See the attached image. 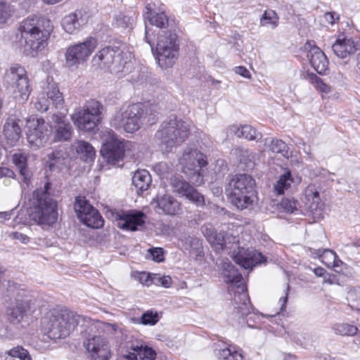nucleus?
Returning a JSON list of instances; mask_svg holds the SVG:
<instances>
[{
    "instance_id": "1",
    "label": "nucleus",
    "mask_w": 360,
    "mask_h": 360,
    "mask_svg": "<svg viewBox=\"0 0 360 360\" xmlns=\"http://www.w3.org/2000/svg\"><path fill=\"white\" fill-rule=\"evenodd\" d=\"M144 19L160 29L158 33L156 53L158 65L165 69L172 68L179 56V39L174 19L166 15L160 2H150L146 6Z\"/></svg>"
},
{
    "instance_id": "2",
    "label": "nucleus",
    "mask_w": 360,
    "mask_h": 360,
    "mask_svg": "<svg viewBox=\"0 0 360 360\" xmlns=\"http://www.w3.org/2000/svg\"><path fill=\"white\" fill-rule=\"evenodd\" d=\"M52 30L51 22L46 18L32 16L25 19L19 27L25 52L33 56L44 49Z\"/></svg>"
},
{
    "instance_id": "3",
    "label": "nucleus",
    "mask_w": 360,
    "mask_h": 360,
    "mask_svg": "<svg viewBox=\"0 0 360 360\" xmlns=\"http://www.w3.org/2000/svg\"><path fill=\"white\" fill-rule=\"evenodd\" d=\"M157 106L134 103L122 105L112 120V125L116 128H124L127 132L132 133L138 130L143 124H153L156 122Z\"/></svg>"
},
{
    "instance_id": "4",
    "label": "nucleus",
    "mask_w": 360,
    "mask_h": 360,
    "mask_svg": "<svg viewBox=\"0 0 360 360\" xmlns=\"http://www.w3.org/2000/svg\"><path fill=\"white\" fill-rule=\"evenodd\" d=\"M222 274L226 278L225 282L236 287L237 291L234 294L233 301L236 304L234 307V319H237L239 323H242L245 316H249L246 321L250 328H257L253 326L250 320L254 314H250L252 306L250 298L246 292V288L243 283V276L235 266L230 262H224L222 264Z\"/></svg>"
},
{
    "instance_id": "5",
    "label": "nucleus",
    "mask_w": 360,
    "mask_h": 360,
    "mask_svg": "<svg viewBox=\"0 0 360 360\" xmlns=\"http://www.w3.org/2000/svg\"><path fill=\"white\" fill-rule=\"evenodd\" d=\"M80 316L68 309H53L41 319V327L49 338H65L78 325Z\"/></svg>"
},
{
    "instance_id": "6",
    "label": "nucleus",
    "mask_w": 360,
    "mask_h": 360,
    "mask_svg": "<svg viewBox=\"0 0 360 360\" xmlns=\"http://www.w3.org/2000/svg\"><path fill=\"white\" fill-rule=\"evenodd\" d=\"M51 184L46 181L43 188L33 192L32 207L28 210L31 220L39 224L52 225L58 219L56 200L52 198L50 193Z\"/></svg>"
},
{
    "instance_id": "7",
    "label": "nucleus",
    "mask_w": 360,
    "mask_h": 360,
    "mask_svg": "<svg viewBox=\"0 0 360 360\" xmlns=\"http://www.w3.org/2000/svg\"><path fill=\"white\" fill-rule=\"evenodd\" d=\"M255 180L246 174L234 176L229 184V197L232 205L240 210L251 209L257 200Z\"/></svg>"
},
{
    "instance_id": "8",
    "label": "nucleus",
    "mask_w": 360,
    "mask_h": 360,
    "mask_svg": "<svg viewBox=\"0 0 360 360\" xmlns=\"http://www.w3.org/2000/svg\"><path fill=\"white\" fill-rule=\"evenodd\" d=\"M92 63L101 68H109L118 77L129 74L134 68L131 53L117 47L103 48L94 56Z\"/></svg>"
},
{
    "instance_id": "9",
    "label": "nucleus",
    "mask_w": 360,
    "mask_h": 360,
    "mask_svg": "<svg viewBox=\"0 0 360 360\" xmlns=\"http://www.w3.org/2000/svg\"><path fill=\"white\" fill-rule=\"evenodd\" d=\"M189 133L190 127L188 123L176 115H171L162 122L155 134V139L162 150L169 152L182 143L188 137Z\"/></svg>"
},
{
    "instance_id": "10",
    "label": "nucleus",
    "mask_w": 360,
    "mask_h": 360,
    "mask_svg": "<svg viewBox=\"0 0 360 360\" xmlns=\"http://www.w3.org/2000/svg\"><path fill=\"white\" fill-rule=\"evenodd\" d=\"M103 110V106L100 102L91 99L72 115V120L80 131H95L101 121Z\"/></svg>"
},
{
    "instance_id": "11",
    "label": "nucleus",
    "mask_w": 360,
    "mask_h": 360,
    "mask_svg": "<svg viewBox=\"0 0 360 360\" xmlns=\"http://www.w3.org/2000/svg\"><path fill=\"white\" fill-rule=\"evenodd\" d=\"M182 172L189 181L197 185L203 183V176L201 173L202 167L207 165L206 156L197 149L186 148L179 158Z\"/></svg>"
},
{
    "instance_id": "12",
    "label": "nucleus",
    "mask_w": 360,
    "mask_h": 360,
    "mask_svg": "<svg viewBox=\"0 0 360 360\" xmlns=\"http://www.w3.org/2000/svg\"><path fill=\"white\" fill-rule=\"evenodd\" d=\"M4 83L6 89L11 90L15 94V97L19 96L22 100H27L31 92L27 72L18 64L11 65L6 70Z\"/></svg>"
},
{
    "instance_id": "13",
    "label": "nucleus",
    "mask_w": 360,
    "mask_h": 360,
    "mask_svg": "<svg viewBox=\"0 0 360 360\" xmlns=\"http://www.w3.org/2000/svg\"><path fill=\"white\" fill-rule=\"evenodd\" d=\"M97 46V40L88 37L83 42L70 46L65 53L66 64L69 67L82 63L87 60Z\"/></svg>"
},
{
    "instance_id": "14",
    "label": "nucleus",
    "mask_w": 360,
    "mask_h": 360,
    "mask_svg": "<svg viewBox=\"0 0 360 360\" xmlns=\"http://www.w3.org/2000/svg\"><path fill=\"white\" fill-rule=\"evenodd\" d=\"M51 127L42 118L30 122L27 132V139L31 148L34 150L43 147L51 134Z\"/></svg>"
},
{
    "instance_id": "15",
    "label": "nucleus",
    "mask_w": 360,
    "mask_h": 360,
    "mask_svg": "<svg viewBox=\"0 0 360 360\" xmlns=\"http://www.w3.org/2000/svg\"><path fill=\"white\" fill-rule=\"evenodd\" d=\"M171 186L173 191L179 196H184L198 207L205 204L204 196L198 191L187 182L181 176H174L171 178Z\"/></svg>"
},
{
    "instance_id": "16",
    "label": "nucleus",
    "mask_w": 360,
    "mask_h": 360,
    "mask_svg": "<svg viewBox=\"0 0 360 360\" xmlns=\"http://www.w3.org/2000/svg\"><path fill=\"white\" fill-rule=\"evenodd\" d=\"M34 309L31 300L27 297L17 300L14 305L8 306L6 309L8 321L13 324H18L24 319H28L34 312Z\"/></svg>"
},
{
    "instance_id": "17",
    "label": "nucleus",
    "mask_w": 360,
    "mask_h": 360,
    "mask_svg": "<svg viewBox=\"0 0 360 360\" xmlns=\"http://www.w3.org/2000/svg\"><path fill=\"white\" fill-rule=\"evenodd\" d=\"M146 215L136 210L120 211L115 214L117 226L124 230L135 231L143 226Z\"/></svg>"
},
{
    "instance_id": "18",
    "label": "nucleus",
    "mask_w": 360,
    "mask_h": 360,
    "mask_svg": "<svg viewBox=\"0 0 360 360\" xmlns=\"http://www.w3.org/2000/svg\"><path fill=\"white\" fill-rule=\"evenodd\" d=\"M233 259L234 262L243 269H252L257 264L265 263L266 257L260 252L254 249H245L244 248H238Z\"/></svg>"
},
{
    "instance_id": "19",
    "label": "nucleus",
    "mask_w": 360,
    "mask_h": 360,
    "mask_svg": "<svg viewBox=\"0 0 360 360\" xmlns=\"http://www.w3.org/2000/svg\"><path fill=\"white\" fill-rule=\"evenodd\" d=\"M100 152L108 163L119 166L124 157L125 143L124 141L112 139L102 146Z\"/></svg>"
},
{
    "instance_id": "20",
    "label": "nucleus",
    "mask_w": 360,
    "mask_h": 360,
    "mask_svg": "<svg viewBox=\"0 0 360 360\" xmlns=\"http://www.w3.org/2000/svg\"><path fill=\"white\" fill-rule=\"evenodd\" d=\"M83 345L89 352L92 353V357L108 360L110 346L105 338L101 335H89L84 340Z\"/></svg>"
},
{
    "instance_id": "21",
    "label": "nucleus",
    "mask_w": 360,
    "mask_h": 360,
    "mask_svg": "<svg viewBox=\"0 0 360 360\" xmlns=\"http://www.w3.org/2000/svg\"><path fill=\"white\" fill-rule=\"evenodd\" d=\"M22 121L15 114L8 115L3 126V135L6 143L13 146L19 141L22 136Z\"/></svg>"
},
{
    "instance_id": "22",
    "label": "nucleus",
    "mask_w": 360,
    "mask_h": 360,
    "mask_svg": "<svg viewBox=\"0 0 360 360\" xmlns=\"http://www.w3.org/2000/svg\"><path fill=\"white\" fill-rule=\"evenodd\" d=\"M52 121L55 123L53 140L56 142L68 141L70 140L73 128L70 122L63 113H54L52 115Z\"/></svg>"
},
{
    "instance_id": "23",
    "label": "nucleus",
    "mask_w": 360,
    "mask_h": 360,
    "mask_svg": "<svg viewBox=\"0 0 360 360\" xmlns=\"http://www.w3.org/2000/svg\"><path fill=\"white\" fill-rule=\"evenodd\" d=\"M304 202L306 209L314 215H320L324 207V203L320 198L319 191L314 184H309L305 188Z\"/></svg>"
},
{
    "instance_id": "24",
    "label": "nucleus",
    "mask_w": 360,
    "mask_h": 360,
    "mask_svg": "<svg viewBox=\"0 0 360 360\" xmlns=\"http://www.w3.org/2000/svg\"><path fill=\"white\" fill-rule=\"evenodd\" d=\"M305 48H310L307 57L311 65L319 75L326 74L328 70V60L325 53L316 46H311L309 42L305 44Z\"/></svg>"
},
{
    "instance_id": "25",
    "label": "nucleus",
    "mask_w": 360,
    "mask_h": 360,
    "mask_svg": "<svg viewBox=\"0 0 360 360\" xmlns=\"http://www.w3.org/2000/svg\"><path fill=\"white\" fill-rule=\"evenodd\" d=\"M48 164L51 170L59 171L70 167L72 158L66 148H58L48 155Z\"/></svg>"
},
{
    "instance_id": "26",
    "label": "nucleus",
    "mask_w": 360,
    "mask_h": 360,
    "mask_svg": "<svg viewBox=\"0 0 360 360\" xmlns=\"http://www.w3.org/2000/svg\"><path fill=\"white\" fill-rule=\"evenodd\" d=\"M136 14L134 11L120 12L114 16L112 25L124 32H129L135 25Z\"/></svg>"
},
{
    "instance_id": "27",
    "label": "nucleus",
    "mask_w": 360,
    "mask_h": 360,
    "mask_svg": "<svg viewBox=\"0 0 360 360\" xmlns=\"http://www.w3.org/2000/svg\"><path fill=\"white\" fill-rule=\"evenodd\" d=\"M12 160L19 170L22 182L29 186L32 177V172L27 166V156L22 153H16L13 155Z\"/></svg>"
},
{
    "instance_id": "28",
    "label": "nucleus",
    "mask_w": 360,
    "mask_h": 360,
    "mask_svg": "<svg viewBox=\"0 0 360 360\" xmlns=\"http://www.w3.org/2000/svg\"><path fill=\"white\" fill-rule=\"evenodd\" d=\"M124 360H155V353L149 347L136 345L130 347L128 354L123 355Z\"/></svg>"
},
{
    "instance_id": "29",
    "label": "nucleus",
    "mask_w": 360,
    "mask_h": 360,
    "mask_svg": "<svg viewBox=\"0 0 360 360\" xmlns=\"http://www.w3.org/2000/svg\"><path fill=\"white\" fill-rule=\"evenodd\" d=\"M334 53L340 58H346L356 51L354 42L349 39H338L332 46Z\"/></svg>"
},
{
    "instance_id": "30",
    "label": "nucleus",
    "mask_w": 360,
    "mask_h": 360,
    "mask_svg": "<svg viewBox=\"0 0 360 360\" xmlns=\"http://www.w3.org/2000/svg\"><path fill=\"white\" fill-rule=\"evenodd\" d=\"M158 206L162 211L169 215H176L181 211V205L170 195L164 194L162 196H158Z\"/></svg>"
},
{
    "instance_id": "31",
    "label": "nucleus",
    "mask_w": 360,
    "mask_h": 360,
    "mask_svg": "<svg viewBox=\"0 0 360 360\" xmlns=\"http://www.w3.org/2000/svg\"><path fill=\"white\" fill-rule=\"evenodd\" d=\"M84 23L81 11H76L74 13L65 15L62 20V26L64 30L70 34L78 30L80 26Z\"/></svg>"
},
{
    "instance_id": "32",
    "label": "nucleus",
    "mask_w": 360,
    "mask_h": 360,
    "mask_svg": "<svg viewBox=\"0 0 360 360\" xmlns=\"http://www.w3.org/2000/svg\"><path fill=\"white\" fill-rule=\"evenodd\" d=\"M151 181V176L146 169L136 171L132 176V184L139 195L148 190Z\"/></svg>"
},
{
    "instance_id": "33",
    "label": "nucleus",
    "mask_w": 360,
    "mask_h": 360,
    "mask_svg": "<svg viewBox=\"0 0 360 360\" xmlns=\"http://www.w3.org/2000/svg\"><path fill=\"white\" fill-rule=\"evenodd\" d=\"M234 238L228 233L220 231L215 233L211 242L215 251L219 252L225 249L231 248V244L234 243Z\"/></svg>"
},
{
    "instance_id": "34",
    "label": "nucleus",
    "mask_w": 360,
    "mask_h": 360,
    "mask_svg": "<svg viewBox=\"0 0 360 360\" xmlns=\"http://www.w3.org/2000/svg\"><path fill=\"white\" fill-rule=\"evenodd\" d=\"M80 221L86 226L93 229L101 228L104 223L102 216L96 208L89 210L86 214L82 215Z\"/></svg>"
},
{
    "instance_id": "35",
    "label": "nucleus",
    "mask_w": 360,
    "mask_h": 360,
    "mask_svg": "<svg viewBox=\"0 0 360 360\" xmlns=\"http://www.w3.org/2000/svg\"><path fill=\"white\" fill-rule=\"evenodd\" d=\"M295 179L290 171H285L283 174L279 176L278 180L276 181L274 186L275 193L277 195H282L285 190H288Z\"/></svg>"
},
{
    "instance_id": "36",
    "label": "nucleus",
    "mask_w": 360,
    "mask_h": 360,
    "mask_svg": "<svg viewBox=\"0 0 360 360\" xmlns=\"http://www.w3.org/2000/svg\"><path fill=\"white\" fill-rule=\"evenodd\" d=\"M49 79V78L47 79L49 82L48 91L46 92L48 99L56 108H60L64 103L63 94L59 91L57 84H50Z\"/></svg>"
},
{
    "instance_id": "37",
    "label": "nucleus",
    "mask_w": 360,
    "mask_h": 360,
    "mask_svg": "<svg viewBox=\"0 0 360 360\" xmlns=\"http://www.w3.org/2000/svg\"><path fill=\"white\" fill-rule=\"evenodd\" d=\"M75 149L80 158L85 162L92 161L95 157V150L93 146L86 141H79L77 142Z\"/></svg>"
},
{
    "instance_id": "38",
    "label": "nucleus",
    "mask_w": 360,
    "mask_h": 360,
    "mask_svg": "<svg viewBox=\"0 0 360 360\" xmlns=\"http://www.w3.org/2000/svg\"><path fill=\"white\" fill-rule=\"evenodd\" d=\"M264 145L268 146L273 153H280L285 158L289 157V148L287 144L281 139H266L264 140Z\"/></svg>"
},
{
    "instance_id": "39",
    "label": "nucleus",
    "mask_w": 360,
    "mask_h": 360,
    "mask_svg": "<svg viewBox=\"0 0 360 360\" xmlns=\"http://www.w3.org/2000/svg\"><path fill=\"white\" fill-rule=\"evenodd\" d=\"M236 153L238 156L240 162L244 164L247 169H252L255 165V154L249 149L237 148Z\"/></svg>"
},
{
    "instance_id": "40",
    "label": "nucleus",
    "mask_w": 360,
    "mask_h": 360,
    "mask_svg": "<svg viewBox=\"0 0 360 360\" xmlns=\"http://www.w3.org/2000/svg\"><path fill=\"white\" fill-rule=\"evenodd\" d=\"M184 245L186 250L193 252L196 257H202L203 255L202 244L199 238L191 236L185 237Z\"/></svg>"
},
{
    "instance_id": "41",
    "label": "nucleus",
    "mask_w": 360,
    "mask_h": 360,
    "mask_svg": "<svg viewBox=\"0 0 360 360\" xmlns=\"http://www.w3.org/2000/svg\"><path fill=\"white\" fill-rule=\"evenodd\" d=\"M94 207L89 203L84 196H77L75 198L74 209L77 217L81 220L82 215H85Z\"/></svg>"
},
{
    "instance_id": "42",
    "label": "nucleus",
    "mask_w": 360,
    "mask_h": 360,
    "mask_svg": "<svg viewBox=\"0 0 360 360\" xmlns=\"http://www.w3.org/2000/svg\"><path fill=\"white\" fill-rule=\"evenodd\" d=\"M279 17L274 10H266L264 12L260 18V26H271L272 29H275L278 25Z\"/></svg>"
},
{
    "instance_id": "43",
    "label": "nucleus",
    "mask_w": 360,
    "mask_h": 360,
    "mask_svg": "<svg viewBox=\"0 0 360 360\" xmlns=\"http://www.w3.org/2000/svg\"><path fill=\"white\" fill-rule=\"evenodd\" d=\"M217 356L222 360H242L243 356L241 353L236 349L226 347L224 349L216 350Z\"/></svg>"
},
{
    "instance_id": "44",
    "label": "nucleus",
    "mask_w": 360,
    "mask_h": 360,
    "mask_svg": "<svg viewBox=\"0 0 360 360\" xmlns=\"http://www.w3.org/2000/svg\"><path fill=\"white\" fill-rule=\"evenodd\" d=\"M240 135L241 138L243 137L248 141H255L257 142L262 138V133L248 124L241 126Z\"/></svg>"
},
{
    "instance_id": "45",
    "label": "nucleus",
    "mask_w": 360,
    "mask_h": 360,
    "mask_svg": "<svg viewBox=\"0 0 360 360\" xmlns=\"http://www.w3.org/2000/svg\"><path fill=\"white\" fill-rule=\"evenodd\" d=\"M347 300L349 306L354 310H360V287L350 289L347 292Z\"/></svg>"
},
{
    "instance_id": "46",
    "label": "nucleus",
    "mask_w": 360,
    "mask_h": 360,
    "mask_svg": "<svg viewBox=\"0 0 360 360\" xmlns=\"http://www.w3.org/2000/svg\"><path fill=\"white\" fill-rule=\"evenodd\" d=\"M333 330L337 335H354L357 332V328L347 323H338L333 326Z\"/></svg>"
},
{
    "instance_id": "47",
    "label": "nucleus",
    "mask_w": 360,
    "mask_h": 360,
    "mask_svg": "<svg viewBox=\"0 0 360 360\" xmlns=\"http://www.w3.org/2000/svg\"><path fill=\"white\" fill-rule=\"evenodd\" d=\"M9 356L18 358L20 360H32L29 352L22 346H16L6 352Z\"/></svg>"
},
{
    "instance_id": "48",
    "label": "nucleus",
    "mask_w": 360,
    "mask_h": 360,
    "mask_svg": "<svg viewBox=\"0 0 360 360\" xmlns=\"http://www.w3.org/2000/svg\"><path fill=\"white\" fill-rule=\"evenodd\" d=\"M319 257H328L333 261V266H338L339 264H342V261L338 259L335 252L329 249L321 250L319 249L316 252Z\"/></svg>"
},
{
    "instance_id": "49",
    "label": "nucleus",
    "mask_w": 360,
    "mask_h": 360,
    "mask_svg": "<svg viewBox=\"0 0 360 360\" xmlns=\"http://www.w3.org/2000/svg\"><path fill=\"white\" fill-rule=\"evenodd\" d=\"M159 321L158 314L153 311L144 312L141 317V323L143 325L154 326Z\"/></svg>"
},
{
    "instance_id": "50",
    "label": "nucleus",
    "mask_w": 360,
    "mask_h": 360,
    "mask_svg": "<svg viewBox=\"0 0 360 360\" xmlns=\"http://www.w3.org/2000/svg\"><path fill=\"white\" fill-rule=\"evenodd\" d=\"M146 258L151 259L156 262H162L165 260L164 250L162 248H149Z\"/></svg>"
},
{
    "instance_id": "51",
    "label": "nucleus",
    "mask_w": 360,
    "mask_h": 360,
    "mask_svg": "<svg viewBox=\"0 0 360 360\" xmlns=\"http://www.w3.org/2000/svg\"><path fill=\"white\" fill-rule=\"evenodd\" d=\"M299 202L292 198H284L281 202V206L287 212L294 213L295 212L298 210Z\"/></svg>"
},
{
    "instance_id": "52",
    "label": "nucleus",
    "mask_w": 360,
    "mask_h": 360,
    "mask_svg": "<svg viewBox=\"0 0 360 360\" xmlns=\"http://www.w3.org/2000/svg\"><path fill=\"white\" fill-rule=\"evenodd\" d=\"M11 16L10 6L5 1L0 0V23H4Z\"/></svg>"
},
{
    "instance_id": "53",
    "label": "nucleus",
    "mask_w": 360,
    "mask_h": 360,
    "mask_svg": "<svg viewBox=\"0 0 360 360\" xmlns=\"http://www.w3.org/2000/svg\"><path fill=\"white\" fill-rule=\"evenodd\" d=\"M149 77V72L146 69H142L141 71L135 72L131 76V80L134 83L142 84L148 82Z\"/></svg>"
},
{
    "instance_id": "54",
    "label": "nucleus",
    "mask_w": 360,
    "mask_h": 360,
    "mask_svg": "<svg viewBox=\"0 0 360 360\" xmlns=\"http://www.w3.org/2000/svg\"><path fill=\"white\" fill-rule=\"evenodd\" d=\"M6 234L8 238L18 240L23 244H27L30 240V238L27 235L18 231L6 232Z\"/></svg>"
},
{
    "instance_id": "55",
    "label": "nucleus",
    "mask_w": 360,
    "mask_h": 360,
    "mask_svg": "<svg viewBox=\"0 0 360 360\" xmlns=\"http://www.w3.org/2000/svg\"><path fill=\"white\" fill-rule=\"evenodd\" d=\"M51 103L48 98L42 96L38 98V101L34 103L35 108L39 111H46Z\"/></svg>"
},
{
    "instance_id": "56",
    "label": "nucleus",
    "mask_w": 360,
    "mask_h": 360,
    "mask_svg": "<svg viewBox=\"0 0 360 360\" xmlns=\"http://www.w3.org/2000/svg\"><path fill=\"white\" fill-rule=\"evenodd\" d=\"M158 282L160 283V285L165 288H169L172 283V278L169 276H159L158 278ZM156 285H159V283H155Z\"/></svg>"
},
{
    "instance_id": "57",
    "label": "nucleus",
    "mask_w": 360,
    "mask_h": 360,
    "mask_svg": "<svg viewBox=\"0 0 360 360\" xmlns=\"http://www.w3.org/2000/svg\"><path fill=\"white\" fill-rule=\"evenodd\" d=\"M304 78L309 80L311 84H317L321 79L313 72H307L304 75Z\"/></svg>"
},
{
    "instance_id": "58",
    "label": "nucleus",
    "mask_w": 360,
    "mask_h": 360,
    "mask_svg": "<svg viewBox=\"0 0 360 360\" xmlns=\"http://www.w3.org/2000/svg\"><path fill=\"white\" fill-rule=\"evenodd\" d=\"M240 131L241 127H239L236 124L231 125L227 128V134H235L238 138H241Z\"/></svg>"
},
{
    "instance_id": "59",
    "label": "nucleus",
    "mask_w": 360,
    "mask_h": 360,
    "mask_svg": "<svg viewBox=\"0 0 360 360\" xmlns=\"http://www.w3.org/2000/svg\"><path fill=\"white\" fill-rule=\"evenodd\" d=\"M235 72L236 74H238V75L243 76V77H245V78H250L251 76L249 70L243 66L236 67L235 68Z\"/></svg>"
},
{
    "instance_id": "60",
    "label": "nucleus",
    "mask_w": 360,
    "mask_h": 360,
    "mask_svg": "<svg viewBox=\"0 0 360 360\" xmlns=\"http://www.w3.org/2000/svg\"><path fill=\"white\" fill-rule=\"evenodd\" d=\"M15 176L13 171L7 167H0V178L3 176L13 178Z\"/></svg>"
},
{
    "instance_id": "61",
    "label": "nucleus",
    "mask_w": 360,
    "mask_h": 360,
    "mask_svg": "<svg viewBox=\"0 0 360 360\" xmlns=\"http://www.w3.org/2000/svg\"><path fill=\"white\" fill-rule=\"evenodd\" d=\"M315 87L322 92L328 93L330 91V87L325 84L322 79L315 84Z\"/></svg>"
},
{
    "instance_id": "62",
    "label": "nucleus",
    "mask_w": 360,
    "mask_h": 360,
    "mask_svg": "<svg viewBox=\"0 0 360 360\" xmlns=\"http://www.w3.org/2000/svg\"><path fill=\"white\" fill-rule=\"evenodd\" d=\"M151 35L152 34H150V30L146 25L145 40L148 44H150V46L153 50V47H154V43H153V39L151 37Z\"/></svg>"
},
{
    "instance_id": "63",
    "label": "nucleus",
    "mask_w": 360,
    "mask_h": 360,
    "mask_svg": "<svg viewBox=\"0 0 360 360\" xmlns=\"http://www.w3.org/2000/svg\"><path fill=\"white\" fill-rule=\"evenodd\" d=\"M336 14L335 13H326L325 14V18L326 19V20L330 23V24H334L335 23V15Z\"/></svg>"
},
{
    "instance_id": "64",
    "label": "nucleus",
    "mask_w": 360,
    "mask_h": 360,
    "mask_svg": "<svg viewBox=\"0 0 360 360\" xmlns=\"http://www.w3.org/2000/svg\"><path fill=\"white\" fill-rule=\"evenodd\" d=\"M314 273L319 277H322L326 273V270L322 267H317L314 269Z\"/></svg>"
}]
</instances>
